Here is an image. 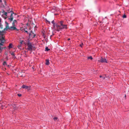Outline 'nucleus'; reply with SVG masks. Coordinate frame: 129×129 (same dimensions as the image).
<instances>
[{
	"label": "nucleus",
	"instance_id": "nucleus-31",
	"mask_svg": "<svg viewBox=\"0 0 129 129\" xmlns=\"http://www.w3.org/2000/svg\"><path fill=\"white\" fill-rule=\"evenodd\" d=\"M56 24H54V25H53V26L54 27H55V26H56Z\"/></svg>",
	"mask_w": 129,
	"mask_h": 129
},
{
	"label": "nucleus",
	"instance_id": "nucleus-2",
	"mask_svg": "<svg viewBox=\"0 0 129 129\" xmlns=\"http://www.w3.org/2000/svg\"><path fill=\"white\" fill-rule=\"evenodd\" d=\"M27 45L28 47L27 49L28 50L30 51V53H31L32 52L33 47V46L32 44L29 42L27 43Z\"/></svg>",
	"mask_w": 129,
	"mask_h": 129
},
{
	"label": "nucleus",
	"instance_id": "nucleus-1",
	"mask_svg": "<svg viewBox=\"0 0 129 129\" xmlns=\"http://www.w3.org/2000/svg\"><path fill=\"white\" fill-rule=\"evenodd\" d=\"M63 22L61 21L59 22L60 25H59L57 24H56V30L57 31H59L60 30L64 29V28H67V25H63Z\"/></svg>",
	"mask_w": 129,
	"mask_h": 129
},
{
	"label": "nucleus",
	"instance_id": "nucleus-28",
	"mask_svg": "<svg viewBox=\"0 0 129 129\" xmlns=\"http://www.w3.org/2000/svg\"><path fill=\"white\" fill-rule=\"evenodd\" d=\"M18 95L19 97L21 96V94H18Z\"/></svg>",
	"mask_w": 129,
	"mask_h": 129
},
{
	"label": "nucleus",
	"instance_id": "nucleus-46",
	"mask_svg": "<svg viewBox=\"0 0 129 129\" xmlns=\"http://www.w3.org/2000/svg\"><path fill=\"white\" fill-rule=\"evenodd\" d=\"M0 13H1V12L0 11Z\"/></svg>",
	"mask_w": 129,
	"mask_h": 129
},
{
	"label": "nucleus",
	"instance_id": "nucleus-41",
	"mask_svg": "<svg viewBox=\"0 0 129 129\" xmlns=\"http://www.w3.org/2000/svg\"><path fill=\"white\" fill-rule=\"evenodd\" d=\"M52 35H51V36H50V37H52Z\"/></svg>",
	"mask_w": 129,
	"mask_h": 129
},
{
	"label": "nucleus",
	"instance_id": "nucleus-9",
	"mask_svg": "<svg viewBox=\"0 0 129 129\" xmlns=\"http://www.w3.org/2000/svg\"><path fill=\"white\" fill-rule=\"evenodd\" d=\"M17 23V21L16 20H14L12 22V26H15V23Z\"/></svg>",
	"mask_w": 129,
	"mask_h": 129
},
{
	"label": "nucleus",
	"instance_id": "nucleus-42",
	"mask_svg": "<svg viewBox=\"0 0 129 129\" xmlns=\"http://www.w3.org/2000/svg\"><path fill=\"white\" fill-rule=\"evenodd\" d=\"M5 30V28L4 29V30Z\"/></svg>",
	"mask_w": 129,
	"mask_h": 129
},
{
	"label": "nucleus",
	"instance_id": "nucleus-22",
	"mask_svg": "<svg viewBox=\"0 0 129 129\" xmlns=\"http://www.w3.org/2000/svg\"><path fill=\"white\" fill-rule=\"evenodd\" d=\"M51 23H52V24H53V25H54V24H55L54 22V20H53L52 21H51Z\"/></svg>",
	"mask_w": 129,
	"mask_h": 129
},
{
	"label": "nucleus",
	"instance_id": "nucleus-40",
	"mask_svg": "<svg viewBox=\"0 0 129 129\" xmlns=\"http://www.w3.org/2000/svg\"><path fill=\"white\" fill-rule=\"evenodd\" d=\"M126 97V95H125V97Z\"/></svg>",
	"mask_w": 129,
	"mask_h": 129
},
{
	"label": "nucleus",
	"instance_id": "nucleus-33",
	"mask_svg": "<svg viewBox=\"0 0 129 129\" xmlns=\"http://www.w3.org/2000/svg\"><path fill=\"white\" fill-rule=\"evenodd\" d=\"M30 33L31 34V33H32L33 34V31H31H31H30Z\"/></svg>",
	"mask_w": 129,
	"mask_h": 129
},
{
	"label": "nucleus",
	"instance_id": "nucleus-36",
	"mask_svg": "<svg viewBox=\"0 0 129 129\" xmlns=\"http://www.w3.org/2000/svg\"><path fill=\"white\" fill-rule=\"evenodd\" d=\"M1 46H0V50H1Z\"/></svg>",
	"mask_w": 129,
	"mask_h": 129
},
{
	"label": "nucleus",
	"instance_id": "nucleus-5",
	"mask_svg": "<svg viewBox=\"0 0 129 129\" xmlns=\"http://www.w3.org/2000/svg\"><path fill=\"white\" fill-rule=\"evenodd\" d=\"M13 14H14V13L13 12L11 14V15L10 16V17L9 18V19L10 20V22H11L13 20Z\"/></svg>",
	"mask_w": 129,
	"mask_h": 129
},
{
	"label": "nucleus",
	"instance_id": "nucleus-11",
	"mask_svg": "<svg viewBox=\"0 0 129 129\" xmlns=\"http://www.w3.org/2000/svg\"><path fill=\"white\" fill-rule=\"evenodd\" d=\"M13 45V44L12 43H10L9 44V45L8 46V47L9 48H12V46Z\"/></svg>",
	"mask_w": 129,
	"mask_h": 129
},
{
	"label": "nucleus",
	"instance_id": "nucleus-21",
	"mask_svg": "<svg viewBox=\"0 0 129 129\" xmlns=\"http://www.w3.org/2000/svg\"><path fill=\"white\" fill-rule=\"evenodd\" d=\"M3 31H0V35H2V36H3V34H2V33H3Z\"/></svg>",
	"mask_w": 129,
	"mask_h": 129
},
{
	"label": "nucleus",
	"instance_id": "nucleus-45",
	"mask_svg": "<svg viewBox=\"0 0 129 129\" xmlns=\"http://www.w3.org/2000/svg\"><path fill=\"white\" fill-rule=\"evenodd\" d=\"M8 66L9 67V65H8Z\"/></svg>",
	"mask_w": 129,
	"mask_h": 129
},
{
	"label": "nucleus",
	"instance_id": "nucleus-44",
	"mask_svg": "<svg viewBox=\"0 0 129 129\" xmlns=\"http://www.w3.org/2000/svg\"><path fill=\"white\" fill-rule=\"evenodd\" d=\"M15 15H16V14H14Z\"/></svg>",
	"mask_w": 129,
	"mask_h": 129
},
{
	"label": "nucleus",
	"instance_id": "nucleus-43",
	"mask_svg": "<svg viewBox=\"0 0 129 129\" xmlns=\"http://www.w3.org/2000/svg\"><path fill=\"white\" fill-rule=\"evenodd\" d=\"M6 17L5 19H6Z\"/></svg>",
	"mask_w": 129,
	"mask_h": 129
},
{
	"label": "nucleus",
	"instance_id": "nucleus-14",
	"mask_svg": "<svg viewBox=\"0 0 129 129\" xmlns=\"http://www.w3.org/2000/svg\"><path fill=\"white\" fill-rule=\"evenodd\" d=\"M53 119L55 121H57L58 118L56 117H55L53 118Z\"/></svg>",
	"mask_w": 129,
	"mask_h": 129
},
{
	"label": "nucleus",
	"instance_id": "nucleus-19",
	"mask_svg": "<svg viewBox=\"0 0 129 129\" xmlns=\"http://www.w3.org/2000/svg\"><path fill=\"white\" fill-rule=\"evenodd\" d=\"M126 15L125 14L124 15L122 16V17L123 18H126Z\"/></svg>",
	"mask_w": 129,
	"mask_h": 129
},
{
	"label": "nucleus",
	"instance_id": "nucleus-17",
	"mask_svg": "<svg viewBox=\"0 0 129 129\" xmlns=\"http://www.w3.org/2000/svg\"><path fill=\"white\" fill-rule=\"evenodd\" d=\"M0 28L1 29L3 28V25H2V24H0Z\"/></svg>",
	"mask_w": 129,
	"mask_h": 129
},
{
	"label": "nucleus",
	"instance_id": "nucleus-25",
	"mask_svg": "<svg viewBox=\"0 0 129 129\" xmlns=\"http://www.w3.org/2000/svg\"><path fill=\"white\" fill-rule=\"evenodd\" d=\"M11 55H13L14 56V52H13L12 53H11Z\"/></svg>",
	"mask_w": 129,
	"mask_h": 129
},
{
	"label": "nucleus",
	"instance_id": "nucleus-29",
	"mask_svg": "<svg viewBox=\"0 0 129 129\" xmlns=\"http://www.w3.org/2000/svg\"><path fill=\"white\" fill-rule=\"evenodd\" d=\"M46 21L47 22H48L49 23V24L50 23V21H48L47 20H46Z\"/></svg>",
	"mask_w": 129,
	"mask_h": 129
},
{
	"label": "nucleus",
	"instance_id": "nucleus-13",
	"mask_svg": "<svg viewBox=\"0 0 129 129\" xmlns=\"http://www.w3.org/2000/svg\"><path fill=\"white\" fill-rule=\"evenodd\" d=\"M3 64L4 66L7 65L6 62V61H5L3 62Z\"/></svg>",
	"mask_w": 129,
	"mask_h": 129
},
{
	"label": "nucleus",
	"instance_id": "nucleus-16",
	"mask_svg": "<svg viewBox=\"0 0 129 129\" xmlns=\"http://www.w3.org/2000/svg\"><path fill=\"white\" fill-rule=\"evenodd\" d=\"M50 50V49H49L48 48V47H46L45 48V50L47 51H48Z\"/></svg>",
	"mask_w": 129,
	"mask_h": 129
},
{
	"label": "nucleus",
	"instance_id": "nucleus-32",
	"mask_svg": "<svg viewBox=\"0 0 129 129\" xmlns=\"http://www.w3.org/2000/svg\"><path fill=\"white\" fill-rule=\"evenodd\" d=\"M1 19L0 18V24H1Z\"/></svg>",
	"mask_w": 129,
	"mask_h": 129
},
{
	"label": "nucleus",
	"instance_id": "nucleus-15",
	"mask_svg": "<svg viewBox=\"0 0 129 129\" xmlns=\"http://www.w3.org/2000/svg\"><path fill=\"white\" fill-rule=\"evenodd\" d=\"M10 27H9L8 25H6V28L8 29H10Z\"/></svg>",
	"mask_w": 129,
	"mask_h": 129
},
{
	"label": "nucleus",
	"instance_id": "nucleus-20",
	"mask_svg": "<svg viewBox=\"0 0 129 129\" xmlns=\"http://www.w3.org/2000/svg\"><path fill=\"white\" fill-rule=\"evenodd\" d=\"M7 11H8L7 12L8 13H10V12H13V11L12 10L10 11V10H8Z\"/></svg>",
	"mask_w": 129,
	"mask_h": 129
},
{
	"label": "nucleus",
	"instance_id": "nucleus-30",
	"mask_svg": "<svg viewBox=\"0 0 129 129\" xmlns=\"http://www.w3.org/2000/svg\"><path fill=\"white\" fill-rule=\"evenodd\" d=\"M83 44L82 43V44H81L80 45V46H81V47H82V46L83 45Z\"/></svg>",
	"mask_w": 129,
	"mask_h": 129
},
{
	"label": "nucleus",
	"instance_id": "nucleus-10",
	"mask_svg": "<svg viewBox=\"0 0 129 129\" xmlns=\"http://www.w3.org/2000/svg\"><path fill=\"white\" fill-rule=\"evenodd\" d=\"M49 64V60L48 59H46V60L45 64L46 65H48Z\"/></svg>",
	"mask_w": 129,
	"mask_h": 129
},
{
	"label": "nucleus",
	"instance_id": "nucleus-27",
	"mask_svg": "<svg viewBox=\"0 0 129 129\" xmlns=\"http://www.w3.org/2000/svg\"><path fill=\"white\" fill-rule=\"evenodd\" d=\"M2 13H5V12L4 11V10H2Z\"/></svg>",
	"mask_w": 129,
	"mask_h": 129
},
{
	"label": "nucleus",
	"instance_id": "nucleus-4",
	"mask_svg": "<svg viewBox=\"0 0 129 129\" xmlns=\"http://www.w3.org/2000/svg\"><path fill=\"white\" fill-rule=\"evenodd\" d=\"M21 87L23 88H25L27 90H29L30 89V86H26L24 85H22Z\"/></svg>",
	"mask_w": 129,
	"mask_h": 129
},
{
	"label": "nucleus",
	"instance_id": "nucleus-26",
	"mask_svg": "<svg viewBox=\"0 0 129 129\" xmlns=\"http://www.w3.org/2000/svg\"><path fill=\"white\" fill-rule=\"evenodd\" d=\"M5 23L6 24V25H9L8 23L6 21L5 22Z\"/></svg>",
	"mask_w": 129,
	"mask_h": 129
},
{
	"label": "nucleus",
	"instance_id": "nucleus-24",
	"mask_svg": "<svg viewBox=\"0 0 129 129\" xmlns=\"http://www.w3.org/2000/svg\"><path fill=\"white\" fill-rule=\"evenodd\" d=\"M4 43H2L1 42V43H0V46H3V44Z\"/></svg>",
	"mask_w": 129,
	"mask_h": 129
},
{
	"label": "nucleus",
	"instance_id": "nucleus-18",
	"mask_svg": "<svg viewBox=\"0 0 129 129\" xmlns=\"http://www.w3.org/2000/svg\"><path fill=\"white\" fill-rule=\"evenodd\" d=\"M7 13L6 12H5L4 13V15H5L6 16H7Z\"/></svg>",
	"mask_w": 129,
	"mask_h": 129
},
{
	"label": "nucleus",
	"instance_id": "nucleus-37",
	"mask_svg": "<svg viewBox=\"0 0 129 129\" xmlns=\"http://www.w3.org/2000/svg\"><path fill=\"white\" fill-rule=\"evenodd\" d=\"M2 0H0V2H2Z\"/></svg>",
	"mask_w": 129,
	"mask_h": 129
},
{
	"label": "nucleus",
	"instance_id": "nucleus-35",
	"mask_svg": "<svg viewBox=\"0 0 129 129\" xmlns=\"http://www.w3.org/2000/svg\"><path fill=\"white\" fill-rule=\"evenodd\" d=\"M100 78H101V77H102V76L101 75H100Z\"/></svg>",
	"mask_w": 129,
	"mask_h": 129
},
{
	"label": "nucleus",
	"instance_id": "nucleus-8",
	"mask_svg": "<svg viewBox=\"0 0 129 129\" xmlns=\"http://www.w3.org/2000/svg\"><path fill=\"white\" fill-rule=\"evenodd\" d=\"M33 35L30 33L29 34V36L30 37H31L33 38H34L36 36V35L35 34H34V33H33Z\"/></svg>",
	"mask_w": 129,
	"mask_h": 129
},
{
	"label": "nucleus",
	"instance_id": "nucleus-3",
	"mask_svg": "<svg viewBox=\"0 0 129 129\" xmlns=\"http://www.w3.org/2000/svg\"><path fill=\"white\" fill-rule=\"evenodd\" d=\"M100 62L103 63L106 62L107 63V60L105 58H103L102 57H101V59L100 60Z\"/></svg>",
	"mask_w": 129,
	"mask_h": 129
},
{
	"label": "nucleus",
	"instance_id": "nucleus-38",
	"mask_svg": "<svg viewBox=\"0 0 129 129\" xmlns=\"http://www.w3.org/2000/svg\"><path fill=\"white\" fill-rule=\"evenodd\" d=\"M70 40V39H68V40Z\"/></svg>",
	"mask_w": 129,
	"mask_h": 129
},
{
	"label": "nucleus",
	"instance_id": "nucleus-7",
	"mask_svg": "<svg viewBox=\"0 0 129 129\" xmlns=\"http://www.w3.org/2000/svg\"><path fill=\"white\" fill-rule=\"evenodd\" d=\"M10 29H12V30H15L17 31H18V29H17L15 26H11L10 27Z\"/></svg>",
	"mask_w": 129,
	"mask_h": 129
},
{
	"label": "nucleus",
	"instance_id": "nucleus-23",
	"mask_svg": "<svg viewBox=\"0 0 129 129\" xmlns=\"http://www.w3.org/2000/svg\"><path fill=\"white\" fill-rule=\"evenodd\" d=\"M24 31L26 32L27 34H28V32L27 30H25V29H24Z\"/></svg>",
	"mask_w": 129,
	"mask_h": 129
},
{
	"label": "nucleus",
	"instance_id": "nucleus-39",
	"mask_svg": "<svg viewBox=\"0 0 129 129\" xmlns=\"http://www.w3.org/2000/svg\"><path fill=\"white\" fill-rule=\"evenodd\" d=\"M103 78L104 79L105 78V77H103Z\"/></svg>",
	"mask_w": 129,
	"mask_h": 129
},
{
	"label": "nucleus",
	"instance_id": "nucleus-34",
	"mask_svg": "<svg viewBox=\"0 0 129 129\" xmlns=\"http://www.w3.org/2000/svg\"><path fill=\"white\" fill-rule=\"evenodd\" d=\"M20 46L19 45L18 47L19 49H20Z\"/></svg>",
	"mask_w": 129,
	"mask_h": 129
},
{
	"label": "nucleus",
	"instance_id": "nucleus-12",
	"mask_svg": "<svg viewBox=\"0 0 129 129\" xmlns=\"http://www.w3.org/2000/svg\"><path fill=\"white\" fill-rule=\"evenodd\" d=\"M87 59H88L92 60V58L91 56H90L89 57H87Z\"/></svg>",
	"mask_w": 129,
	"mask_h": 129
},
{
	"label": "nucleus",
	"instance_id": "nucleus-6",
	"mask_svg": "<svg viewBox=\"0 0 129 129\" xmlns=\"http://www.w3.org/2000/svg\"><path fill=\"white\" fill-rule=\"evenodd\" d=\"M0 41H1V42L4 43L6 41L3 36H2L1 38L0 39Z\"/></svg>",
	"mask_w": 129,
	"mask_h": 129
}]
</instances>
